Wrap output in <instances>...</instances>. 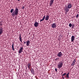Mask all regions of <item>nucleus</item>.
Segmentation results:
<instances>
[{"label": "nucleus", "mask_w": 79, "mask_h": 79, "mask_svg": "<svg viewBox=\"0 0 79 79\" xmlns=\"http://www.w3.org/2000/svg\"><path fill=\"white\" fill-rule=\"evenodd\" d=\"M19 11V9L16 7L15 11H14L12 14V16H16L18 14V11Z\"/></svg>", "instance_id": "1"}, {"label": "nucleus", "mask_w": 79, "mask_h": 79, "mask_svg": "<svg viewBox=\"0 0 79 79\" xmlns=\"http://www.w3.org/2000/svg\"><path fill=\"white\" fill-rule=\"evenodd\" d=\"M63 62H59L58 64H57V68H59V69H60V68H61V67L63 66Z\"/></svg>", "instance_id": "2"}, {"label": "nucleus", "mask_w": 79, "mask_h": 79, "mask_svg": "<svg viewBox=\"0 0 79 79\" xmlns=\"http://www.w3.org/2000/svg\"><path fill=\"white\" fill-rule=\"evenodd\" d=\"M63 55V54L62 53V52H59L57 54V56H58V57L61 58Z\"/></svg>", "instance_id": "3"}, {"label": "nucleus", "mask_w": 79, "mask_h": 79, "mask_svg": "<svg viewBox=\"0 0 79 79\" xmlns=\"http://www.w3.org/2000/svg\"><path fill=\"white\" fill-rule=\"evenodd\" d=\"M64 10L65 11L66 13L69 11V9L68 7L66 6L64 8Z\"/></svg>", "instance_id": "4"}, {"label": "nucleus", "mask_w": 79, "mask_h": 79, "mask_svg": "<svg viewBox=\"0 0 79 79\" xmlns=\"http://www.w3.org/2000/svg\"><path fill=\"white\" fill-rule=\"evenodd\" d=\"M51 27L52 28H56V25L55 24V23H52L51 25Z\"/></svg>", "instance_id": "5"}, {"label": "nucleus", "mask_w": 79, "mask_h": 79, "mask_svg": "<svg viewBox=\"0 0 79 79\" xmlns=\"http://www.w3.org/2000/svg\"><path fill=\"white\" fill-rule=\"evenodd\" d=\"M3 32V27H0V35H2V34Z\"/></svg>", "instance_id": "6"}, {"label": "nucleus", "mask_w": 79, "mask_h": 79, "mask_svg": "<svg viewBox=\"0 0 79 79\" xmlns=\"http://www.w3.org/2000/svg\"><path fill=\"white\" fill-rule=\"evenodd\" d=\"M27 67H28L29 69H30L31 67V63L30 62L28 63L27 64Z\"/></svg>", "instance_id": "7"}, {"label": "nucleus", "mask_w": 79, "mask_h": 79, "mask_svg": "<svg viewBox=\"0 0 79 79\" xmlns=\"http://www.w3.org/2000/svg\"><path fill=\"white\" fill-rule=\"evenodd\" d=\"M54 0H50V2H49V6H52V5H53V2H54Z\"/></svg>", "instance_id": "8"}, {"label": "nucleus", "mask_w": 79, "mask_h": 79, "mask_svg": "<svg viewBox=\"0 0 79 79\" xmlns=\"http://www.w3.org/2000/svg\"><path fill=\"white\" fill-rule=\"evenodd\" d=\"M49 15H47L45 18V20L46 21H48V19H49Z\"/></svg>", "instance_id": "9"}, {"label": "nucleus", "mask_w": 79, "mask_h": 79, "mask_svg": "<svg viewBox=\"0 0 79 79\" xmlns=\"http://www.w3.org/2000/svg\"><path fill=\"white\" fill-rule=\"evenodd\" d=\"M34 26L35 27H38V26H39V23L36 22L34 23Z\"/></svg>", "instance_id": "10"}, {"label": "nucleus", "mask_w": 79, "mask_h": 79, "mask_svg": "<svg viewBox=\"0 0 79 79\" xmlns=\"http://www.w3.org/2000/svg\"><path fill=\"white\" fill-rule=\"evenodd\" d=\"M75 39V38L74 37V35H72L71 37V41L73 42H74Z\"/></svg>", "instance_id": "11"}, {"label": "nucleus", "mask_w": 79, "mask_h": 79, "mask_svg": "<svg viewBox=\"0 0 79 79\" xmlns=\"http://www.w3.org/2000/svg\"><path fill=\"white\" fill-rule=\"evenodd\" d=\"M69 72L66 75V76H65V77H66V78H69Z\"/></svg>", "instance_id": "12"}, {"label": "nucleus", "mask_w": 79, "mask_h": 79, "mask_svg": "<svg viewBox=\"0 0 79 79\" xmlns=\"http://www.w3.org/2000/svg\"><path fill=\"white\" fill-rule=\"evenodd\" d=\"M68 8H71L72 7V5L71 4H69L68 5V6L67 7Z\"/></svg>", "instance_id": "13"}, {"label": "nucleus", "mask_w": 79, "mask_h": 79, "mask_svg": "<svg viewBox=\"0 0 79 79\" xmlns=\"http://www.w3.org/2000/svg\"><path fill=\"white\" fill-rule=\"evenodd\" d=\"M30 44V41H27V46H29Z\"/></svg>", "instance_id": "14"}, {"label": "nucleus", "mask_w": 79, "mask_h": 79, "mask_svg": "<svg viewBox=\"0 0 79 79\" xmlns=\"http://www.w3.org/2000/svg\"><path fill=\"white\" fill-rule=\"evenodd\" d=\"M45 16L44 15L43 18L42 19L40 20V22H42V21H44V20L45 19Z\"/></svg>", "instance_id": "15"}, {"label": "nucleus", "mask_w": 79, "mask_h": 79, "mask_svg": "<svg viewBox=\"0 0 79 79\" xmlns=\"http://www.w3.org/2000/svg\"><path fill=\"white\" fill-rule=\"evenodd\" d=\"M23 47H22L20 48V53H21V52H23Z\"/></svg>", "instance_id": "16"}, {"label": "nucleus", "mask_w": 79, "mask_h": 79, "mask_svg": "<svg viewBox=\"0 0 79 79\" xmlns=\"http://www.w3.org/2000/svg\"><path fill=\"white\" fill-rule=\"evenodd\" d=\"M31 73H32V74H34V69H33L31 68Z\"/></svg>", "instance_id": "17"}, {"label": "nucleus", "mask_w": 79, "mask_h": 79, "mask_svg": "<svg viewBox=\"0 0 79 79\" xmlns=\"http://www.w3.org/2000/svg\"><path fill=\"white\" fill-rule=\"evenodd\" d=\"M12 49H13V50L15 51V49H14V43L12 44Z\"/></svg>", "instance_id": "18"}, {"label": "nucleus", "mask_w": 79, "mask_h": 79, "mask_svg": "<svg viewBox=\"0 0 79 79\" xmlns=\"http://www.w3.org/2000/svg\"><path fill=\"white\" fill-rule=\"evenodd\" d=\"M14 10V9H12L10 10V13H13V10Z\"/></svg>", "instance_id": "19"}, {"label": "nucleus", "mask_w": 79, "mask_h": 79, "mask_svg": "<svg viewBox=\"0 0 79 79\" xmlns=\"http://www.w3.org/2000/svg\"><path fill=\"white\" fill-rule=\"evenodd\" d=\"M69 26L70 27H71L72 26V24L71 23H70L69 24Z\"/></svg>", "instance_id": "20"}, {"label": "nucleus", "mask_w": 79, "mask_h": 79, "mask_svg": "<svg viewBox=\"0 0 79 79\" xmlns=\"http://www.w3.org/2000/svg\"><path fill=\"white\" fill-rule=\"evenodd\" d=\"M72 28H74V24H73L72 25Z\"/></svg>", "instance_id": "21"}, {"label": "nucleus", "mask_w": 79, "mask_h": 79, "mask_svg": "<svg viewBox=\"0 0 79 79\" xmlns=\"http://www.w3.org/2000/svg\"><path fill=\"white\" fill-rule=\"evenodd\" d=\"M20 42H21L22 44H23V42H22V39H21V37H20Z\"/></svg>", "instance_id": "22"}, {"label": "nucleus", "mask_w": 79, "mask_h": 79, "mask_svg": "<svg viewBox=\"0 0 79 79\" xmlns=\"http://www.w3.org/2000/svg\"><path fill=\"white\" fill-rule=\"evenodd\" d=\"M59 59V58H56L55 59V60H56V61H58V59Z\"/></svg>", "instance_id": "23"}, {"label": "nucleus", "mask_w": 79, "mask_h": 79, "mask_svg": "<svg viewBox=\"0 0 79 79\" xmlns=\"http://www.w3.org/2000/svg\"><path fill=\"white\" fill-rule=\"evenodd\" d=\"M66 73H64L63 74L62 76H65V75H66Z\"/></svg>", "instance_id": "24"}, {"label": "nucleus", "mask_w": 79, "mask_h": 79, "mask_svg": "<svg viewBox=\"0 0 79 79\" xmlns=\"http://www.w3.org/2000/svg\"><path fill=\"white\" fill-rule=\"evenodd\" d=\"M78 17H79V14H77V15L76 18H78Z\"/></svg>", "instance_id": "25"}, {"label": "nucleus", "mask_w": 79, "mask_h": 79, "mask_svg": "<svg viewBox=\"0 0 79 79\" xmlns=\"http://www.w3.org/2000/svg\"><path fill=\"white\" fill-rule=\"evenodd\" d=\"M73 62L74 63H76V59H74V60L73 61Z\"/></svg>", "instance_id": "26"}, {"label": "nucleus", "mask_w": 79, "mask_h": 79, "mask_svg": "<svg viewBox=\"0 0 79 79\" xmlns=\"http://www.w3.org/2000/svg\"><path fill=\"white\" fill-rule=\"evenodd\" d=\"M0 26H1L0 27H2V23H0Z\"/></svg>", "instance_id": "27"}, {"label": "nucleus", "mask_w": 79, "mask_h": 79, "mask_svg": "<svg viewBox=\"0 0 79 79\" xmlns=\"http://www.w3.org/2000/svg\"><path fill=\"white\" fill-rule=\"evenodd\" d=\"M22 9H24V6H22Z\"/></svg>", "instance_id": "28"}, {"label": "nucleus", "mask_w": 79, "mask_h": 79, "mask_svg": "<svg viewBox=\"0 0 79 79\" xmlns=\"http://www.w3.org/2000/svg\"><path fill=\"white\" fill-rule=\"evenodd\" d=\"M71 65L72 66H74V64H73V63H72V64H71Z\"/></svg>", "instance_id": "29"}, {"label": "nucleus", "mask_w": 79, "mask_h": 79, "mask_svg": "<svg viewBox=\"0 0 79 79\" xmlns=\"http://www.w3.org/2000/svg\"><path fill=\"white\" fill-rule=\"evenodd\" d=\"M55 70L56 72V71H57V69H55Z\"/></svg>", "instance_id": "30"}, {"label": "nucleus", "mask_w": 79, "mask_h": 79, "mask_svg": "<svg viewBox=\"0 0 79 79\" xmlns=\"http://www.w3.org/2000/svg\"><path fill=\"white\" fill-rule=\"evenodd\" d=\"M24 44H26V42H24Z\"/></svg>", "instance_id": "31"}, {"label": "nucleus", "mask_w": 79, "mask_h": 79, "mask_svg": "<svg viewBox=\"0 0 79 79\" xmlns=\"http://www.w3.org/2000/svg\"><path fill=\"white\" fill-rule=\"evenodd\" d=\"M19 53H20V49H19Z\"/></svg>", "instance_id": "32"}, {"label": "nucleus", "mask_w": 79, "mask_h": 79, "mask_svg": "<svg viewBox=\"0 0 79 79\" xmlns=\"http://www.w3.org/2000/svg\"><path fill=\"white\" fill-rule=\"evenodd\" d=\"M72 63L73 64H75V63L74 62H73Z\"/></svg>", "instance_id": "33"}, {"label": "nucleus", "mask_w": 79, "mask_h": 79, "mask_svg": "<svg viewBox=\"0 0 79 79\" xmlns=\"http://www.w3.org/2000/svg\"><path fill=\"white\" fill-rule=\"evenodd\" d=\"M19 40H20V35L19 36Z\"/></svg>", "instance_id": "34"}, {"label": "nucleus", "mask_w": 79, "mask_h": 79, "mask_svg": "<svg viewBox=\"0 0 79 79\" xmlns=\"http://www.w3.org/2000/svg\"><path fill=\"white\" fill-rule=\"evenodd\" d=\"M18 1L19 2L20 1V0H18Z\"/></svg>", "instance_id": "35"}, {"label": "nucleus", "mask_w": 79, "mask_h": 79, "mask_svg": "<svg viewBox=\"0 0 79 79\" xmlns=\"http://www.w3.org/2000/svg\"><path fill=\"white\" fill-rule=\"evenodd\" d=\"M63 72H62V74H63Z\"/></svg>", "instance_id": "36"}, {"label": "nucleus", "mask_w": 79, "mask_h": 79, "mask_svg": "<svg viewBox=\"0 0 79 79\" xmlns=\"http://www.w3.org/2000/svg\"><path fill=\"white\" fill-rule=\"evenodd\" d=\"M26 69H27V67L26 66Z\"/></svg>", "instance_id": "37"}, {"label": "nucleus", "mask_w": 79, "mask_h": 79, "mask_svg": "<svg viewBox=\"0 0 79 79\" xmlns=\"http://www.w3.org/2000/svg\"><path fill=\"white\" fill-rule=\"evenodd\" d=\"M62 78H64L63 77V76L62 77Z\"/></svg>", "instance_id": "38"}, {"label": "nucleus", "mask_w": 79, "mask_h": 79, "mask_svg": "<svg viewBox=\"0 0 79 79\" xmlns=\"http://www.w3.org/2000/svg\"><path fill=\"white\" fill-rule=\"evenodd\" d=\"M1 0H0V1Z\"/></svg>", "instance_id": "39"}]
</instances>
